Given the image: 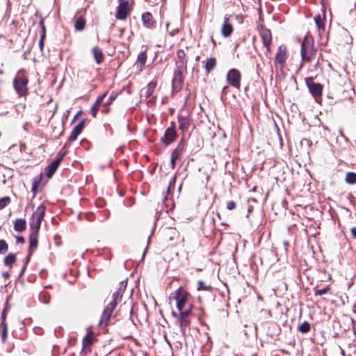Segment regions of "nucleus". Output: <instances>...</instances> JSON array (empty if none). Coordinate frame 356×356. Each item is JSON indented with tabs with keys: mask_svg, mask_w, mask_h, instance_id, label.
Wrapping results in <instances>:
<instances>
[{
	"mask_svg": "<svg viewBox=\"0 0 356 356\" xmlns=\"http://www.w3.org/2000/svg\"><path fill=\"white\" fill-rule=\"evenodd\" d=\"M300 54L301 63L299 65L298 70L303 67L305 63H309L315 59L316 49L314 47V40L311 36H305L301 44Z\"/></svg>",
	"mask_w": 356,
	"mask_h": 356,
	"instance_id": "nucleus-1",
	"label": "nucleus"
},
{
	"mask_svg": "<svg viewBox=\"0 0 356 356\" xmlns=\"http://www.w3.org/2000/svg\"><path fill=\"white\" fill-rule=\"evenodd\" d=\"M126 286L127 282L124 283V282H121L118 291L113 293V301L111 302L103 311L102 317L99 320L100 326H106L107 325L108 321L111 318L113 311L115 307V302L122 297V293L124 291Z\"/></svg>",
	"mask_w": 356,
	"mask_h": 356,
	"instance_id": "nucleus-2",
	"label": "nucleus"
},
{
	"mask_svg": "<svg viewBox=\"0 0 356 356\" xmlns=\"http://www.w3.org/2000/svg\"><path fill=\"white\" fill-rule=\"evenodd\" d=\"M27 84L28 79L24 75V70H19L13 81V86L19 95L22 96L26 94Z\"/></svg>",
	"mask_w": 356,
	"mask_h": 356,
	"instance_id": "nucleus-3",
	"label": "nucleus"
},
{
	"mask_svg": "<svg viewBox=\"0 0 356 356\" xmlns=\"http://www.w3.org/2000/svg\"><path fill=\"white\" fill-rule=\"evenodd\" d=\"M188 298L189 294L181 288L175 291L174 298L176 300L177 308L179 311H181L186 307Z\"/></svg>",
	"mask_w": 356,
	"mask_h": 356,
	"instance_id": "nucleus-4",
	"label": "nucleus"
},
{
	"mask_svg": "<svg viewBox=\"0 0 356 356\" xmlns=\"http://www.w3.org/2000/svg\"><path fill=\"white\" fill-rule=\"evenodd\" d=\"M226 80L231 86L238 89L241 87V74L237 69H231L227 74Z\"/></svg>",
	"mask_w": 356,
	"mask_h": 356,
	"instance_id": "nucleus-5",
	"label": "nucleus"
},
{
	"mask_svg": "<svg viewBox=\"0 0 356 356\" xmlns=\"http://www.w3.org/2000/svg\"><path fill=\"white\" fill-rule=\"evenodd\" d=\"M259 35L262 40L264 46L266 47V56H268L270 54V44L272 42V35L269 29L261 26L259 29Z\"/></svg>",
	"mask_w": 356,
	"mask_h": 356,
	"instance_id": "nucleus-6",
	"label": "nucleus"
},
{
	"mask_svg": "<svg viewBox=\"0 0 356 356\" xmlns=\"http://www.w3.org/2000/svg\"><path fill=\"white\" fill-rule=\"evenodd\" d=\"M305 83L309 90V92L316 99L321 96L323 90V86L321 84L314 82V79L312 77L306 78Z\"/></svg>",
	"mask_w": 356,
	"mask_h": 356,
	"instance_id": "nucleus-7",
	"label": "nucleus"
},
{
	"mask_svg": "<svg viewBox=\"0 0 356 356\" xmlns=\"http://www.w3.org/2000/svg\"><path fill=\"white\" fill-rule=\"evenodd\" d=\"M147 46H142L141 51L139 52L136 60V73H140L143 71L147 61V51L148 50Z\"/></svg>",
	"mask_w": 356,
	"mask_h": 356,
	"instance_id": "nucleus-8",
	"label": "nucleus"
},
{
	"mask_svg": "<svg viewBox=\"0 0 356 356\" xmlns=\"http://www.w3.org/2000/svg\"><path fill=\"white\" fill-rule=\"evenodd\" d=\"M286 58L287 55L286 47L284 45L280 46L275 56V65H279L280 68L284 67Z\"/></svg>",
	"mask_w": 356,
	"mask_h": 356,
	"instance_id": "nucleus-9",
	"label": "nucleus"
},
{
	"mask_svg": "<svg viewBox=\"0 0 356 356\" xmlns=\"http://www.w3.org/2000/svg\"><path fill=\"white\" fill-rule=\"evenodd\" d=\"M131 11V6L127 1H121L116 13V17L120 19H124Z\"/></svg>",
	"mask_w": 356,
	"mask_h": 356,
	"instance_id": "nucleus-10",
	"label": "nucleus"
},
{
	"mask_svg": "<svg viewBox=\"0 0 356 356\" xmlns=\"http://www.w3.org/2000/svg\"><path fill=\"white\" fill-rule=\"evenodd\" d=\"M230 17V15H225L224 17V22L221 28V34L225 38L230 36L234 31L233 26L229 22Z\"/></svg>",
	"mask_w": 356,
	"mask_h": 356,
	"instance_id": "nucleus-11",
	"label": "nucleus"
},
{
	"mask_svg": "<svg viewBox=\"0 0 356 356\" xmlns=\"http://www.w3.org/2000/svg\"><path fill=\"white\" fill-rule=\"evenodd\" d=\"M63 155L60 156L58 158H56L54 161H52L45 169L46 175L48 178H51L52 175L54 174L55 171L58 168L60 163L63 160Z\"/></svg>",
	"mask_w": 356,
	"mask_h": 356,
	"instance_id": "nucleus-12",
	"label": "nucleus"
},
{
	"mask_svg": "<svg viewBox=\"0 0 356 356\" xmlns=\"http://www.w3.org/2000/svg\"><path fill=\"white\" fill-rule=\"evenodd\" d=\"M93 341H94V336L92 332L88 333L87 335H86L84 337V338L83 339V341H82V343H83L82 350L85 353H88L90 352V350H91L90 346L92 344Z\"/></svg>",
	"mask_w": 356,
	"mask_h": 356,
	"instance_id": "nucleus-13",
	"label": "nucleus"
},
{
	"mask_svg": "<svg viewBox=\"0 0 356 356\" xmlns=\"http://www.w3.org/2000/svg\"><path fill=\"white\" fill-rule=\"evenodd\" d=\"M176 136L177 133L175 129L173 127H170L166 129L164 138L162 140L166 145H168L175 140Z\"/></svg>",
	"mask_w": 356,
	"mask_h": 356,
	"instance_id": "nucleus-14",
	"label": "nucleus"
},
{
	"mask_svg": "<svg viewBox=\"0 0 356 356\" xmlns=\"http://www.w3.org/2000/svg\"><path fill=\"white\" fill-rule=\"evenodd\" d=\"M44 213L45 207L41 204L39 207H38L35 211L33 212L31 220L41 223L44 218Z\"/></svg>",
	"mask_w": 356,
	"mask_h": 356,
	"instance_id": "nucleus-15",
	"label": "nucleus"
},
{
	"mask_svg": "<svg viewBox=\"0 0 356 356\" xmlns=\"http://www.w3.org/2000/svg\"><path fill=\"white\" fill-rule=\"evenodd\" d=\"M142 21L146 28L152 29L155 26L156 22L153 19L152 15L149 12L144 13L142 15Z\"/></svg>",
	"mask_w": 356,
	"mask_h": 356,
	"instance_id": "nucleus-16",
	"label": "nucleus"
},
{
	"mask_svg": "<svg viewBox=\"0 0 356 356\" xmlns=\"http://www.w3.org/2000/svg\"><path fill=\"white\" fill-rule=\"evenodd\" d=\"M156 86V81H151L149 82L147 86L145 88H143L140 90V97L147 98L149 97L154 92Z\"/></svg>",
	"mask_w": 356,
	"mask_h": 356,
	"instance_id": "nucleus-17",
	"label": "nucleus"
},
{
	"mask_svg": "<svg viewBox=\"0 0 356 356\" xmlns=\"http://www.w3.org/2000/svg\"><path fill=\"white\" fill-rule=\"evenodd\" d=\"M83 127H84V122L83 121L80 122L72 129L69 139L72 141L75 140L77 138L78 136L81 133Z\"/></svg>",
	"mask_w": 356,
	"mask_h": 356,
	"instance_id": "nucleus-18",
	"label": "nucleus"
},
{
	"mask_svg": "<svg viewBox=\"0 0 356 356\" xmlns=\"http://www.w3.org/2000/svg\"><path fill=\"white\" fill-rule=\"evenodd\" d=\"M38 234L31 233L29 236V254H31L33 250L38 247Z\"/></svg>",
	"mask_w": 356,
	"mask_h": 356,
	"instance_id": "nucleus-19",
	"label": "nucleus"
},
{
	"mask_svg": "<svg viewBox=\"0 0 356 356\" xmlns=\"http://www.w3.org/2000/svg\"><path fill=\"white\" fill-rule=\"evenodd\" d=\"M26 222L24 219L17 218L14 222V229L16 232H22L26 229Z\"/></svg>",
	"mask_w": 356,
	"mask_h": 356,
	"instance_id": "nucleus-20",
	"label": "nucleus"
},
{
	"mask_svg": "<svg viewBox=\"0 0 356 356\" xmlns=\"http://www.w3.org/2000/svg\"><path fill=\"white\" fill-rule=\"evenodd\" d=\"M216 66V60L214 57L208 58L206 61L204 69L206 73L209 74Z\"/></svg>",
	"mask_w": 356,
	"mask_h": 356,
	"instance_id": "nucleus-21",
	"label": "nucleus"
},
{
	"mask_svg": "<svg viewBox=\"0 0 356 356\" xmlns=\"http://www.w3.org/2000/svg\"><path fill=\"white\" fill-rule=\"evenodd\" d=\"M92 53L97 63H101L104 58L102 50L99 48L95 47L92 49Z\"/></svg>",
	"mask_w": 356,
	"mask_h": 356,
	"instance_id": "nucleus-22",
	"label": "nucleus"
},
{
	"mask_svg": "<svg viewBox=\"0 0 356 356\" xmlns=\"http://www.w3.org/2000/svg\"><path fill=\"white\" fill-rule=\"evenodd\" d=\"M184 149V146L181 144H179L175 149L172 153L171 159L172 160H175L176 161L181 158L182 154V152Z\"/></svg>",
	"mask_w": 356,
	"mask_h": 356,
	"instance_id": "nucleus-23",
	"label": "nucleus"
},
{
	"mask_svg": "<svg viewBox=\"0 0 356 356\" xmlns=\"http://www.w3.org/2000/svg\"><path fill=\"white\" fill-rule=\"evenodd\" d=\"M179 327L183 334L186 332V327L188 325L190 320L188 318L179 316Z\"/></svg>",
	"mask_w": 356,
	"mask_h": 356,
	"instance_id": "nucleus-24",
	"label": "nucleus"
},
{
	"mask_svg": "<svg viewBox=\"0 0 356 356\" xmlns=\"http://www.w3.org/2000/svg\"><path fill=\"white\" fill-rule=\"evenodd\" d=\"M345 180L348 184H356V173L353 172H348L346 175Z\"/></svg>",
	"mask_w": 356,
	"mask_h": 356,
	"instance_id": "nucleus-25",
	"label": "nucleus"
},
{
	"mask_svg": "<svg viewBox=\"0 0 356 356\" xmlns=\"http://www.w3.org/2000/svg\"><path fill=\"white\" fill-rule=\"evenodd\" d=\"M85 24V20L82 17H79L76 19L74 26L76 31H81L84 29Z\"/></svg>",
	"mask_w": 356,
	"mask_h": 356,
	"instance_id": "nucleus-26",
	"label": "nucleus"
},
{
	"mask_svg": "<svg viewBox=\"0 0 356 356\" xmlns=\"http://www.w3.org/2000/svg\"><path fill=\"white\" fill-rule=\"evenodd\" d=\"M15 255L14 254L10 253L4 258L3 262L5 265L10 266L15 262Z\"/></svg>",
	"mask_w": 356,
	"mask_h": 356,
	"instance_id": "nucleus-27",
	"label": "nucleus"
},
{
	"mask_svg": "<svg viewBox=\"0 0 356 356\" xmlns=\"http://www.w3.org/2000/svg\"><path fill=\"white\" fill-rule=\"evenodd\" d=\"M41 223L39 222H35L33 220H31L30 227H31V233H35V234H38L39 229L40 228Z\"/></svg>",
	"mask_w": 356,
	"mask_h": 356,
	"instance_id": "nucleus-28",
	"label": "nucleus"
},
{
	"mask_svg": "<svg viewBox=\"0 0 356 356\" xmlns=\"http://www.w3.org/2000/svg\"><path fill=\"white\" fill-rule=\"evenodd\" d=\"M314 21L316 23V26L318 29H324L325 25H324V20L323 17H321V15H317L314 17Z\"/></svg>",
	"mask_w": 356,
	"mask_h": 356,
	"instance_id": "nucleus-29",
	"label": "nucleus"
},
{
	"mask_svg": "<svg viewBox=\"0 0 356 356\" xmlns=\"http://www.w3.org/2000/svg\"><path fill=\"white\" fill-rule=\"evenodd\" d=\"M310 324L308 322L305 321L300 325L298 330L302 333H307L310 330Z\"/></svg>",
	"mask_w": 356,
	"mask_h": 356,
	"instance_id": "nucleus-30",
	"label": "nucleus"
},
{
	"mask_svg": "<svg viewBox=\"0 0 356 356\" xmlns=\"http://www.w3.org/2000/svg\"><path fill=\"white\" fill-rule=\"evenodd\" d=\"M173 84L182 83V74L181 71L178 70L175 72L174 78L172 79Z\"/></svg>",
	"mask_w": 356,
	"mask_h": 356,
	"instance_id": "nucleus-31",
	"label": "nucleus"
},
{
	"mask_svg": "<svg viewBox=\"0 0 356 356\" xmlns=\"http://www.w3.org/2000/svg\"><path fill=\"white\" fill-rule=\"evenodd\" d=\"M330 290V287L329 286H327L321 289H315L314 295L316 296H322V295L326 294Z\"/></svg>",
	"mask_w": 356,
	"mask_h": 356,
	"instance_id": "nucleus-32",
	"label": "nucleus"
},
{
	"mask_svg": "<svg viewBox=\"0 0 356 356\" xmlns=\"http://www.w3.org/2000/svg\"><path fill=\"white\" fill-rule=\"evenodd\" d=\"M10 202L9 197H4L0 199V210L6 207Z\"/></svg>",
	"mask_w": 356,
	"mask_h": 356,
	"instance_id": "nucleus-33",
	"label": "nucleus"
},
{
	"mask_svg": "<svg viewBox=\"0 0 356 356\" xmlns=\"http://www.w3.org/2000/svg\"><path fill=\"white\" fill-rule=\"evenodd\" d=\"M189 127V122L188 120H183L179 123V129L182 131H187Z\"/></svg>",
	"mask_w": 356,
	"mask_h": 356,
	"instance_id": "nucleus-34",
	"label": "nucleus"
},
{
	"mask_svg": "<svg viewBox=\"0 0 356 356\" xmlns=\"http://www.w3.org/2000/svg\"><path fill=\"white\" fill-rule=\"evenodd\" d=\"M191 309H192V305H189L188 308L186 309V310L182 309L181 311H179L180 312L179 316L188 318L191 314Z\"/></svg>",
	"mask_w": 356,
	"mask_h": 356,
	"instance_id": "nucleus-35",
	"label": "nucleus"
},
{
	"mask_svg": "<svg viewBox=\"0 0 356 356\" xmlns=\"http://www.w3.org/2000/svg\"><path fill=\"white\" fill-rule=\"evenodd\" d=\"M8 250V245L4 240H0V254H3Z\"/></svg>",
	"mask_w": 356,
	"mask_h": 356,
	"instance_id": "nucleus-36",
	"label": "nucleus"
},
{
	"mask_svg": "<svg viewBox=\"0 0 356 356\" xmlns=\"http://www.w3.org/2000/svg\"><path fill=\"white\" fill-rule=\"evenodd\" d=\"M1 326L3 327L2 339L4 341L6 339L8 334L7 324L4 320L1 323Z\"/></svg>",
	"mask_w": 356,
	"mask_h": 356,
	"instance_id": "nucleus-37",
	"label": "nucleus"
},
{
	"mask_svg": "<svg viewBox=\"0 0 356 356\" xmlns=\"http://www.w3.org/2000/svg\"><path fill=\"white\" fill-rule=\"evenodd\" d=\"M106 93H104L102 96L99 97L97 98V99L96 100L95 103L94 104L93 106L99 108L100 104H102V102L104 98L106 97Z\"/></svg>",
	"mask_w": 356,
	"mask_h": 356,
	"instance_id": "nucleus-38",
	"label": "nucleus"
},
{
	"mask_svg": "<svg viewBox=\"0 0 356 356\" xmlns=\"http://www.w3.org/2000/svg\"><path fill=\"white\" fill-rule=\"evenodd\" d=\"M106 93H104L102 96L99 97L97 98V99L96 100L95 103L94 104L93 106L99 108L100 104H102V102L104 98L106 97Z\"/></svg>",
	"mask_w": 356,
	"mask_h": 356,
	"instance_id": "nucleus-39",
	"label": "nucleus"
},
{
	"mask_svg": "<svg viewBox=\"0 0 356 356\" xmlns=\"http://www.w3.org/2000/svg\"><path fill=\"white\" fill-rule=\"evenodd\" d=\"M177 56L179 57V59L181 60V62L183 63H186L185 61V53L183 50H179L178 52H177Z\"/></svg>",
	"mask_w": 356,
	"mask_h": 356,
	"instance_id": "nucleus-40",
	"label": "nucleus"
},
{
	"mask_svg": "<svg viewBox=\"0 0 356 356\" xmlns=\"http://www.w3.org/2000/svg\"><path fill=\"white\" fill-rule=\"evenodd\" d=\"M40 24L42 28L40 38H44L45 35H46V30H45L44 24L42 21L40 22Z\"/></svg>",
	"mask_w": 356,
	"mask_h": 356,
	"instance_id": "nucleus-41",
	"label": "nucleus"
},
{
	"mask_svg": "<svg viewBox=\"0 0 356 356\" xmlns=\"http://www.w3.org/2000/svg\"><path fill=\"white\" fill-rule=\"evenodd\" d=\"M227 208L229 210H232L236 208V203L234 201H229L227 204Z\"/></svg>",
	"mask_w": 356,
	"mask_h": 356,
	"instance_id": "nucleus-42",
	"label": "nucleus"
},
{
	"mask_svg": "<svg viewBox=\"0 0 356 356\" xmlns=\"http://www.w3.org/2000/svg\"><path fill=\"white\" fill-rule=\"evenodd\" d=\"M175 181H176V176H174V177L172 178L171 181H170L169 186H168V188H167V191H166V193H169L170 189V187H171L172 186H174V185H175Z\"/></svg>",
	"mask_w": 356,
	"mask_h": 356,
	"instance_id": "nucleus-43",
	"label": "nucleus"
},
{
	"mask_svg": "<svg viewBox=\"0 0 356 356\" xmlns=\"http://www.w3.org/2000/svg\"><path fill=\"white\" fill-rule=\"evenodd\" d=\"M117 97V94L113 92L109 97L108 101L106 102V104H111L114 99H115Z\"/></svg>",
	"mask_w": 356,
	"mask_h": 356,
	"instance_id": "nucleus-44",
	"label": "nucleus"
},
{
	"mask_svg": "<svg viewBox=\"0 0 356 356\" xmlns=\"http://www.w3.org/2000/svg\"><path fill=\"white\" fill-rule=\"evenodd\" d=\"M98 109L99 108H97V107H94V106L92 107V108H91V113H92L93 117H96V114H97V112Z\"/></svg>",
	"mask_w": 356,
	"mask_h": 356,
	"instance_id": "nucleus-45",
	"label": "nucleus"
},
{
	"mask_svg": "<svg viewBox=\"0 0 356 356\" xmlns=\"http://www.w3.org/2000/svg\"><path fill=\"white\" fill-rule=\"evenodd\" d=\"M17 243H24V238L22 236H17Z\"/></svg>",
	"mask_w": 356,
	"mask_h": 356,
	"instance_id": "nucleus-46",
	"label": "nucleus"
},
{
	"mask_svg": "<svg viewBox=\"0 0 356 356\" xmlns=\"http://www.w3.org/2000/svg\"><path fill=\"white\" fill-rule=\"evenodd\" d=\"M44 38H40V40L39 42V45H40V49H42V48L44 47Z\"/></svg>",
	"mask_w": 356,
	"mask_h": 356,
	"instance_id": "nucleus-47",
	"label": "nucleus"
},
{
	"mask_svg": "<svg viewBox=\"0 0 356 356\" xmlns=\"http://www.w3.org/2000/svg\"><path fill=\"white\" fill-rule=\"evenodd\" d=\"M350 232H351L352 235H353L355 238H356V227H353V228H351Z\"/></svg>",
	"mask_w": 356,
	"mask_h": 356,
	"instance_id": "nucleus-48",
	"label": "nucleus"
},
{
	"mask_svg": "<svg viewBox=\"0 0 356 356\" xmlns=\"http://www.w3.org/2000/svg\"><path fill=\"white\" fill-rule=\"evenodd\" d=\"M175 163H176V161L175 160H172V159H171L170 164H171V168L172 169L175 168Z\"/></svg>",
	"mask_w": 356,
	"mask_h": 356,
	"instance_id": "nucleus-49",
	"label": "nucleus"
},
{
	"mask_svg": "<svg viewBox=\"0 0 356 356\" xmlns=\"http://www.w3.org/2000/svg\"><path fill=\"white\" fill-rule=\"evenodd\" d=\"M32 190L34 192V193H35L36 190H37V184L35 183L33 184V187H32Z\"/></svg>",
	"mask_w": 356,
	"mask_h": 356,
	"instance_id": "nucleus-50",
	"label": "nucleus"
},
{
	"mask_svg": "<svg viewBox=\"0 0 356 356\" xmlns=\"http://www.w3.org/2000/svg\"><path fill=\"white\" fill-rule=\"evenodd\" d=\"M3 276L5 279H7L9 277V274L7 272H4L3 273Z\"/></svg>",
	"mask_w": 356,
	"mask_h": 356,
	"instance_id": "nucleus-51",
	"label": "nucleus"
},
{
	"mask_svg": "<svg viewBox=\"0 0 356 356\" xmlns=\"http://www.w3.org/2000/svg\"><path fill=\"white\" fill-rule=\"evenodd\" d=\"M147 248V246L145 248V250L143 252L142 257H141V260H143V259H144V257H145V253H146Z\"/></svg>",
	"mask_w": 356,
	"mask_h": 356,
	"instance_id": "nucleus-52",
	"label": "nucleus"
},
{
	"mask_svg": "<svg viewBox=\"0 0 356 356\" xmlns=\"http://www.w3.org/2000/svg\"><path fill=\"white\" fill-rule=\"evenodd\" d=\"M318 65V60H316L315 63V65H314V67L315 68L317 67Z\"/></svg>",
	"mask_w": 356,
	"mask_h": 356,
	"instance_id": "nucleus-53",
	"label": "nucleus"
},
{
	"mask_svg": "<svg viewBox=\"0 0 356 356\" xmlns=\"http://www.w3.org/2000/svg\"><path fill=\"white\" fill-rule=\"evenodd\" d=\"M198 284H199L198 289H200V284H203V282H199Z\"/></svg>",
	"mask_w": 356,
	"mask_h": 356,
	"instance_id": "nucleus-54",
	"label": "nucleus"
},
{
	"mask_svg": "<svg viewBox=\"0 0 356 356\" xmlns=\"http://www.w3.org/2000/svg\"><path fill=\"white\" fill-rule=\"evenodd\" d=\"M199 58H200V56H197L196 57V60H199Z\"/></svg>",
	"mask_w": 356,
	"mask_h": 356,
	"instance_id": "nucleus-55",
	"label": "nucleus"
},
{
	"mask_svg": "<svg viewBox=\"0 0 356 356\" xmlns=\"http://www.w3.org/2000/svg\"><path fill=\"white\" fill-rule=\"evenodd\" d=\"M166 199H167V197H166V195H165V197H164V199H163V201L166 200Z\"/></svg>",
	"mask_w": 356,
	"mask_h": 356,
	"instance_id": "nucleus-56",
	"label": "nucleus"
},
{
	"mask_svg": "<svg viewBox=\"0 0 356 356\" xmlns=\"http://www.w3.org/2000/svg\"><path fill=\"white\" fill-rule=\"evenodd\" d=\"M133 310H134V308L132 307V308L131 309V313H132V312H133Z\"/></svg>",
	"mask_w": 356,
	"mask_h": 356,
	"instance_id": "nucleus-57",
	"label": "nucleus"
}]
</instances>
